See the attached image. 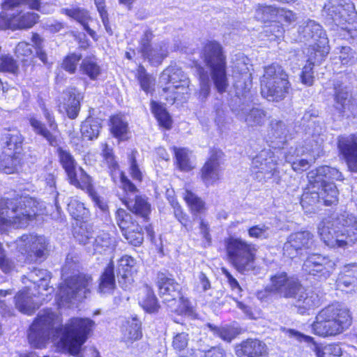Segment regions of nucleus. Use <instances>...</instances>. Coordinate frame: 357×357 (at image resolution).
<instances>
[{
	"label": "nucleus",
	"mask_w": 357,
	"mask_h": 357,
	"mask_svg": "<svg viewBox=\"0 0 357 357\" xmlns=\"http://www.w3.org/2000/svg\"><path fill=\"white\" fill-rule=\"evenodd\" d=\"M125 205L133 213L147 220L151 213V205L147 200L142 197H136L134 200H125Z\"/></svg>",
	"instance_id": "nucleus-39"
},
{
	"label": "nucleus",
	"mask_w": 357,
	"mask_h": 357,
	"mask_svg": "<svg viewBox=\"0 0 357 357\" xmlns=\"http://www.w3.org/2000/svg\"><path fill=\"white\" fill-rule=\"evenodd\" d=\"M87 336H28V342L31 347L42 349L52 342L56 351L76 355L80 351L82 345L86 342Z\"/></svg>",
	"instance_id": "nucleus-12"
},
{
	"label": "nucleus",
	"mask_w": 357,
	"mask_h": 357,
	"mask_svg": "<svg viewBox=\"0 0 357 357\" xmlns=\"http://www.w3.org/2000/svg\"><path fill=\"white\" fill-rule=\"evenodd\" d=\"M320 187H321V192H319L320 196L325 205L331 206L337 203L339 192L333 183L324 182L319 183Z\"/></svg>",
	"instance_id": "nucleus-46"
},
{
	"label": "nucleus",
	"mask_w": 357,
	"mask_h": 357,
	"mask_svg": "<svg viewBox=\"0 0 357 357\" xmlns=\"http://www.w3.org/2000/svg\"><path fill=\"white\" fill-rule=\"evenodd\" d=\"M81 59V55L71 54L68 55L63 60L61 66L67 72L73 74L77 69L78 62Z\"/></svg>",
	"instance_id": "nucleus-63"
},
{
	"label": "nucleus",
	"mask_w": 357,
	"mask_h": 357,
	"mask_svg": "<svg viewBox=\"0 0 357 357\" xmlns=\"http://www.w3.org/2000/svg\"><path fill=\"white\" fill-rule=\"evenodd\" d=\"M23 142L20 132L16 128L4 129L1 134L3 152L20 154Z\"/></svg>",
	"instance_id": "nucleus-29"
},
{
	"label": "nucleus",
	"mask_w": 357,
	"mask_h": 357,
	"mask_svg": "<svg viewBox=\"0 0 357 357\" xmlns=\"http://www.w3.org/2000/svg\"><path fill=\"white\" fill-rule=\"evenodd\" d=\"M32 294L29 288H25L15 296V307L20 312L30 315L38 308V305L33 301Z\"/></svg>",
	"instance_id": "nucleus-36"
},
{
	"label": "nucleus",
	"mask_w": 357,
	"mask_h": 357,
	"mask_svg": "<svg viewBox=\"0 0 357 357\" xmlns=\"http://www.w3.org/2000/svg\"><path fill=\"white\" fill-rule=\"evenodd\" d=\"M63 107L69 119L77 117L80 110L81 94L75 89H69L63 94Z\"/></svg>",
	"instance_id": "nucleus-33"
},
{
	"label": "nucleus",
	"mask_w": 357,
	"mask_h": 357,
	"mask_svg": "<svg viewBox=\"0 0 357 357\" xmlns=\"http://www.w3.org/2000/svg\"><path fill=\"white\" fill-rule=\"evenodd\" d=\"M336 225L328 220L321 221L318 234L324 243L330 248H345L357 241V217L344 212L336 219Z\"/></svg>",
	"instance_id": "nucleus-3"
},
{
	"label": "nucleus",
	"mask_w": 357,
	"mask_h": 357,
	"mask_svg": "<svg viewBox=\"0 0 357 357\" xmlns=\"http://www.w3.org/2000/svg\"><path fill=\"white\" fill-rule=\"evenodd\" d=\"M357 282V264H347L337 280V288L342 291H348L347 288L354 287Z\"/></svg>",
	"instance_id": "nucleus-37"
},
{
	"label": "nucleus",
	"mask_w": 357,
	"mask_h": 357,
	"mask_svg": "<svg viewBox=\"0 0 357 357\" xmlns=\"http://www.w3.org/2000/svg\"><path fill=\"white\" fill-rule=\"evenodd\" d=\"M335 263L328 257L312 254L305 260L302 269L306 274L312 275L319 280H325L334 271Z\"/></svg>",
	"instance_id": "nucleus-17"
},
{
	"label": "nucleus",
	"mask_w": 357,
	"mask_h": 357,
	"mask_svg": "<svg viewBox=\"0 0 357 357\" xmlns=\"http://www.w3.org/2000/svg\"><path fill=\"white\" fill-rule=\"evenodd\" d=\"M222 152L220 150H212L209 158L201 169V178L203 183L208 186L213 185L221 178L222 169L220 160Z\"/></svg>",
	"instance_id": "nucleus-23"
},
{
	"label": "nucleus",
	"mask_w": 357,
	"mask_h": 357,
	"mask_svg": "<svg viewBox=\"0 0 357 357\" xmlns=\"http://www.w3.org/2000/svg\"><path fill=\"white\" fill-rule=\"evenodd\" d=\"M351 324L349 310L340 303H334L323 309L312 324L315 335H340Z\"/></svg>",
	"instance_id": "nucleus-4"
},
{
	"label": "nucleus",
	"mask_w": 357,
	"mask_h": 357,
	"mask_svg": "<svg viewBox=\"0 0 357 357\" xmlns=\"http://www.w3.org/2000/svg\"><path fill=\"white\" fill-rule=\"evenodd\" d=\"M61 13L65 14L79 22L83 26L84 29L87 32V33L94 40H98V37L96 31L91 29L88 24V22L91 20V17L86 10L81 8H62Z\"/></svg>",
	"instance_id": "nucleus-34"
},
{
	"label": "nucleus",
	"mask_w": 357,
	"mask_h": 357,
	"mask_svg": "<svg viewBox=\"0 0 357 357\" xmlns=\"http://www.w3.org/2000/svg\"><path fill=\"white\" fill-rule=\"evenodd\" d=\"M43 114L48 123L50 130H48L45 125L38 119L31 117L29 119V123L33 128L34 132L41 135L47 140L50 145L56 146L59 145V134L58 125L55 121L54 116L47 109H43Z\"/></svg>",
	"instance_id": "nucleus-21"
},
{
	"label": "nucleus",
	"mask_w": 357,
	"mask_h": 357,
	"mask_svg": "<svg viewBox=\"0 0 357 357\" xmlns=\"http://www.w3.org/2000/svg\"><path fill=\"white\" fill-rule=\"evenodd\" d=\"M251 74L248 72H245L242 73V80L239 79L235 82V87L237 90L236 93L238 96H246V93L249 92V88L251 84Z\"/></svg>",
	"instance_id": "nucleus-62"
},
{
	"label": "nucleus",
	"mask_w": 357,
	"mask_h": 357,
	"mask_svg": "<svg viewBox=\"0 0 357 357\" xmlns=\"http://www.w3.org/2000/svg\"><path fill=\"white\" fill-rule=\"evenodd\" d=\"M319 148H307L299 146L295 149L291 148L285 155L286 162L290 163L295 172H303L310 167V164L319 156Z\"/></svg>",
	"instance_id": "nucleus-20"
},
{
	"label": "nucleus",
	"mask_w": 357,
	"mask_h": 357,
	"mask_svg": "<svg viewBox=\"0 0 357 357\" xmlns=\"http://www.w3.org/2000/svg\"><path fill=\"white\" fill-rule=\"evenodd\" d=\"M313 243V234L309 231H300L288 236L283 245V255L290 259L301 256Z\"/></svg>",
	"instance_id": "nucleus-19"
},
{
	"label": "nucleus",
	"mask_w": 357,
	"mask_h": 357,
	"mask_svg": "<svg viewBox=\"0 0 357 357\" xmlns=\"http://www.w3.org/2000/svg\"><path fill=\"white\" fill-rule=\"evenodd\" d=\"M104 146L105 148L102 150V155L109 169L112 179L115 181L116 178H119L125 191L130 192H135L136 190L135 185L119 170V165L114 157L112 150L109 149L107 144Z\"/></svg>",
	"instance_id": "nucleus-25"
},
{
	"label": "nucleus",
	"mask_w": 357,
	"mask_h": 357,
	"mask_svg": "<svg viewBox=\"0 0 357 357\" xmlns=\"http://www.w3.org/2000/svg\"><path fill=\"white\" fill-rule=\"evenodd\" d=\"M225 245L229 261L240 273L257 275L259 268L256 265L257 248L255 245L238 238L230 236Z\"/></svg>",
	"instance_id": "nucleus-5"
},
{
	"label": "nucleus",
	"mask_w": 357,
	"mask_h": 357,
	"mask_svg": "<svg viewBox=\"0 0 357 357\" xmlns=\"http://www.w3.org/2000/svg\"><path fill=\"white\" fill-rule=\"evenodd\" d=\"M116 245L115 238L112 237L109 234L102 231L94 236L92 246L88 247V252L93 255L111 252L115 249Z\"/></svg>",
	"instance_id": "nucleus-30"
},
{
	"label": "nucleus",
	"mask_w": 357,
	"mask_h": 357,
	"mask_svg": "<svg viewBox=\"0 0 357 357\" xmlns=\"http://www.w3.org/2000/svg\"><path fill=\"white\" fill-rule=\"evenodd\" d=\"M275 157L271 150H262L252 161V167L255 172V178L260 182L273 179L274 182H280V172L276 167Z\"/></svg>",
	"instance_id": "nucleus-14"
},
{
	"label": "nucleus",
	"mask_w": 357,
	"mask_h": 357,
	"mask_svg": "<svg viewBox=\"0 0 357 357\" xmlns=\"http://www.w3.org/2000/svg\"><path fill=\"white\" fill-rule=\"evenodd\" d=\"M237 357H268L266 345L257 339L248 338L235 347Z\"/></svg>",
	"instance_id": "nucleus-27"
},
{
	"label": "nucleus",
	"mask_w": 357,
	"mask_h": 357,
	"mask_svg": "<svg viewBox=\"0 0 357 357\" xmlns=\"http://www.w3.org/2000/svg\"><path fill=\"white\" fill-rule=\"evenodd\" d=\"M50 278L51 274L47 270L34 268L28 273L27 276H24L22 282L25 283L24 280L27 279L38 287L39 291L41 289L47 291Z\"/></svg>",
	"instance_id": "nucleus-38"
},
{
	"label": "nucleus",
	"mask_w": 357,
	"mask_h": 357,
	"mask_svg": "<svg viewBox=\"0 0 357 357\" xmlns=\"http://www.w3.org/2000/svg\"><path fill=\"white\" fill-rule=\"evenodd\" d=\"M116 223L128 242L134 245L139 246L144 241V234L139 225L132 220V215L123 208L116 212Z\"/></svg>",
	"instance_id": "nucleus-18"
},
{
	"label": "nucleus",
	"mask_w": 357,
	"mask_h": 357,
	"mask_svg": "<svg viewBox=\"0 0 357 357\" xmlns=\"http://www.w3.org/2000/svg\"><path fill=\"white\" fill-rule=\"evenodd\" d=\"M94 327L89 319L73 318L63 326L61 317L50 310L38 315L30 326L33 335H89Z\"/></svg>",
	"instance_id": "nucleus-2"
},
{
	"label": "nucleus",
	"mask_w": 357,
	"mask_h": 357,
	"mask_svg": "<svg viewBox=\"0 0 357 357\" xmlns=\"http://www.w3.org/2000/svg\"><path fill=\"white\" fill-rule=\"evenodd\" d=\"M153 36L151 30H146L140 39L139 48L144 59L152 65H159L169 53L168 44L165 40L150 44Z\"/></svg>",
	"instance_id": "nucleus-15"
},
{
	"label": "nucleus",
	"mask_w": 357,
	"mask_h": 357,
	"mask_svg": "<svg viewBox=\"0 0 357 357\" xmlns=\"http://www.w3.org/2000/svg\"><path fill=\"white\" fill-rule=\"evenodd\" d=\"M178 168L183 172H189L194 168L190 158V151L185 148L173 147Z\"/></svg>",
	"instance_id": "nucleus-49"
},
{
	"label": "nucleus",
	"mask_w": 357,
	"mask_h": 357,
	"mask_svg": "<svg viewBox=\"0 0 357 357\" xmlns=\"http://www.w3.org/2000/svg\"><path fill=\"white\" fill-rule=\"evenodd\" d=\"M43 203L24 197L0 199V227L22 228L26 227L36 216L43 215Z\"/></svg>",
	"instance_id": "nucleus-1"
},
{
	"label": "nucleus",
	"mask_w": 357,
	"mask_h": 357,
	"mask_svg": "<svg viewBox=\"0 0 357 357\" xmlns=\"http://www.w3.org/2000/svg\"><path fill=\"white\" fill-rule=\"evenodd\" d=\"M204 59L210 68L211 79L220 93L226 91L229 86L226 73V60L221 45L215 41L207 43L204 47Z\"/></svg>",
	"instance_id": "nucleus-7"
},
{
	"label": "nucleus",
	"mask_w": 357,
	"mask_h": 357,
	"mask_svg": "<svg viewBox=\"0 0 357 357\" xmlns=\"http://www.w3.org/2000/svg\"><path fill=\"white\" fill-rule=\"evenodd\" d=\"M183 197L192 212L202 213L204 209V202L191 191L186 190L183 194Z\"/></svg>",
	"instance_id": "nucleus-58"
},
{
	"label": "nucleus",
	"mask_w": 357,
	"mask_h": 357,
	"mask_svg": "<svg viewBox=\"0 0 357 357\" xmlns=\"http://www.w3.org/2000/svg\"><path fill=\"white\" fill-rule=\"evenodd\" d=\"M57 154L59 162L65 170L70 184H77L75 178V172L77 170V163L70 152L66 149L59 147Z\"/></svg>",
	"instance_id": "nucleus-32"
},
{
	"label": "nucleus",
	"mask_w": 357,
	"mask_h": 357,
	"mask_svg": "<svg viewBox=\"0 0 357 357\" xmlns=\"http://www.w3.org/2000/svg\"><path fill=\"white\" fill-rule=\"evenodd\" d=\"M312 52H307V55L308 56L307 63L303 67L302 70V74L301 75L302 83L307 86H312L314 82V76H313V67L315 65L320 64L323 60L319 61L318 59H311V56L312 55Z\"/></svg>",
	"instance_id": "nucleus-53"
},
{
	"label": "nucleus",
	"mask_w": 357,
	"mask_h": 357,
	"mask_svg": "<svg viewBox=\"0 0 357 357\" xmlns=\"http://www.w3.org/2000/svg\"><path fill=\"white\" fill-rule=\"evenodd\" d=\"M324 10L337 25L343 21L349 22L352 15L357 18V14L354 13V4L351 2L347 3L344 0H329L325 5Z\"/></svg>",
	"instance_id": "nucleus-24"
},
{
	"label": "nucleus",
	"mask_w": 357,
	"mask_h": 357,
	"mask_svg": "<svg viewBox=\"0 0 357 357\" xmlns=\"http://www.w3.org/2000/svg\"><path fill=\"white\" fill-rule=\"evenodd\" d=\"M139 304L146 312L149 313H155L158 312L160 307L154 292L149 287L145 288L143 294L139 297Z\"/></svg>",
	"instance_id": "nucleus-43"
},
{
	"label": "nucleus",
	"mask_w": 357,
	"mask_h": 357,
	"mask_svg": "<svg viewBox=\"0 0 357 357\" xmlns=\"http://www.w3.org/2000/svg\"><path fill=\"white\" fill-rule=\"evenodd\" d=\"M277 8L271 6L259 5L255 10V18L260 22L272 21L278 16Z\"/></svg>",
	"instance_id": "nucleus-55"
},
{
	"label": "nucleus",
	"mask_w": 357,
	"mask_h": 357,
	"mask_svg": "<svg viewBox=\"0 0 357 357\" xmlns=\"http://www.w3.org/2000/svg\"><path fill=\"white\" fill-rule=\"evenodd\" d=\"M206 327L209 328V332L215 335H239L244 333L241 328H238L237 324H234L231 326H224L218 327L213 324H208Z\"/></svg>",
	"instance_id": "nucleus-59"
},
{
	"label": "nucleus",
	"mask_w": 357,
	"mask_h": 357,
	"mask_svg": "<svg viewBox=\"0 0 357 357\" xmlns=\"http://www.w3.org/2000/svg\"><path fill=\"white\" fill-rule=\"evenodd\" d=\"M288 75L282 68L276 63L265 67L261 78V93L269 101L284 99L289 92Z\"/></svg>",
	"instance_id": "nucleus-6"
},
{
	"label": "nucleus",
	"mask_w": 357,
	"mask_h": 357,
	"mask_svg": "<svg viewBox=\"0 0 357 357\" xmlns=\"http://www.w3.org/2000/svg\"><path fill=\"white\" fill-rule=\"evenodd\" d=\"M340 59L343 65H352L356 60V53L350 47L342 46L340 51Z\"/></svg>",
	"instance_id": "nucleus-64"
},
{
	"label": "nucleus",
	"mask_w": 357,
	"mask_h": 357,
	"mask_svg": "<svg viewBox=\"0 0 357 357\" xmlns=\"http://www.w3.org/2000/svg\"><path fill=\"white\" fill-rule=\"evenodd\" d=\"M110 130L116 138L125 139L128 132L127 121L121 115H116L110 119Z\"/></svg>",
	"instance_id": "nucleus-45"
},
{
	"label": "nucleus",
	"mask_w": 357,
	"mask_h": 357,
	"mask_svg": "<svg viewBox=\"0 0 357 357\" xmlns=\"http://www.w3.org/2000/svg\"><path fill=\"white\" fill-rule=\"evenodd\" d=\"M151 110L160 125L167 129H169L172 121L166 109L159 103L152 101Z\"/></svg>",
	"instance_id": "nucleus-54"
},
{
	"label": "nucleus",
	"mask_w": 357,
	"mask_h": 357,
	"mask_svg": "<svg viewBox=\"0 0 357 357\" xmlns=\"http://www.w3.org/2000/svg\"><path fill=\"white\" fill-rule=\"evenodd\" d=\"M335 107L342 117L357 116V108L347 86L339 82L334 84Z\"/></svg>",
	"instance_id": "nucleus-22"
},
{
	"label": "nucleus",
	"mask_w": 357,
	"mask_h": 357,
	"mask_svg": "<svg viewBox=\"0 0 357 357\" xmlns=\"http://www.w3.org/2000/svg\"><path fill=\"white\" fill-rule=\"evenodd\" d=\"M338 148L351 172H357V136L351 135L339 139Z\"/></svg>",
	"instance_id": "nucleus-26"
},
{
	"label": "nucleus",
	"mask_w": 357,
	"mask_h": 357,
	"mask_svg": "<svg viewBox=\"0 0 357 357\" xmlns=\"http://www.w3.org/2000/svg\"><path fill=\"white\" fill-rule=\"evenodd\" d=\"M114 265L108 264L100 279L99 291L102 294H111L115 288Z\"/></svg>",
	"instance_id": "nucleus-42"
},
{
	"label": "nucleus",
	"mask_w": 357,
	"mask_h": 357,
	"mask_svg": "<svg viewBox=\"0 0 357 357\" xmlns=\"http://www.w3.org/2000/svg\"><path fill=\"white\" fill-rule=\"evenodd\" d=\"M160 82L166 86L162 89V96L170 103L176 100H184L190 92V79L178 66H170L162 73Z\"/></svg>",
	"instance_id": "nucleus-8"
},
{
	"label": "nucleus",
	"mask_w": 357,
	"mask_h": 357,
	"mask_svg": "<svg viewBox=\"0 0 357 357\" xmlns=\"http://www.w3.org/2000/svg\"><path fill=\"white\" fill-rule=\"evenodd\" d=\"M75 178L77 181V184H72L73 185L83 190H91L92 187V178L82 167H78L77 170L75 172Z\"/></svg>",
	"instance_id": "nucleus-60"
},
{
	"label": "nucleus",
	"mask_w": 357,
	"mask_h": 357,
	"mask_svg": "<svg viewBox=\"0 0 357 357\" xmlns=\"http://www.w3.org/2000/svg\"><path fill=\"white\" fill-rule=\"evenodd\" d=\"M307 179L311 183H322L325 178L341 181L343 179L342 173L337 169L329 166H321L307 173Z\"/></svg>",
	"instance_id": "nucleus-31"
},
{
	"label": "nucleus",
	"mask_w": 357,
	"mask_h": 357,
	"mask_svg": "<svg viewBox=\"0 0 357 357\" xmlns=\"http://www.w3.org/2000/svg\"><path fill=\"white\" fill-rule=\"evenodd\" d=\"M81 71L91 79H96L100 74L101 70L94 57H86L82 60L80 66Z\"/></svg>",
	"instance_id": "nucleus-51"
},
{
	"label": "nucleus",
	"mask_w": 357,
	"mask_h": 357,
	"mask_svg": "<svg viewBox=\"0 0 357 357\" xmlns=\"http://www.w3.org/2000/svg\"><path fill=\"white\" fill-rule=\"evenodd\" d=\"M18 251L27 263L43 261L47 255L49 243L43 236L24 234L16 241Z\"/></svg>",
	"instance_id": "nucleus-13"
},
{
	"label": "nucleus",
	"mask_w": 357,
	"mask_h": 357,
	"mask_svg": "<svg viewBox=\"0 0 357 357\" xmlns=\"http://www.w3.org/2000/svg\"><path fill=\"white\" fill-rule=\"evenodd\" d=\"M68 211L70 215L75 220L83 219L88 213L84 204L75 198H71L68 204Z\"/></svg>",
	"instance_id": "nucleus-56"
},
{
	"label": "nucleus",
	"mask_w": 357,
	"mask_h": 357,
	"mask_svg": "<svg viewBox=\"0 0 357 357\" xmlns=\"http://www.w3.org/2000/svg\"><path fill=\"white\" fill-rule=\"evenodd\" d=\"M307 188L305 190L301 198V204L307 213H312L314 211V206L319 202L321 198L319 183H311L308 180Z\"/></svg>",
	"instance_id": "nucleus-35"
},
{
	"label": "nucleus",
	"mask_w": 357,
	"mask_h": 357,
	"mask_svg": "<svg viewBox=\"0 0 357 357\" xmlns=\"http://www.w3.org/2000/svg\"><path fill=\"white\" fill-rule=\"evenodd\" d=\"M235 111L238 118L243 120L248 126H261L266 119V112L259 107L242 104L239 109Z\"/></svg>",
	"instance_id": "nucleus-28"
},
{
	"label": "nucleus",
	"mask_w": 357,
	"mask_h": 357,
	"mask_svg": "<svg viewBox=\"0 0 357 357\" xmlns=\"http://www.w3.org/2000/svg\"><path fill=\"white\" fill-rule=\"evenodd\" d=\"M157 279L159 294L171 311L178 314L186 313L189 310V302L181 296L180 285L164 273H159Z\"/></svg>",
	"instance_id": "nucleus-11"
},
{
	"label": "nucleus",
	"mask_w": 357,
	"mask_h": 357,
	"mask_svg": "<svg viewBox=\"0 0 357 357\" xmlns=\"http://www.w3.org/2000/svg\"><path fill=\"white\" fill-rule=\"evenodd\" d=\"M267 289L282 297L296 298L302 286L297 277L289 275L285 272H278L271 276V284Z\"/></svg>",
	"instance_id": "nucleus-16"
},
{
	"label": "nucleus",
	"mask_w": 357,
	"mask_h": 357,
	"mask_svg": "<svg viewBox=\"0 0 357 357\" xmlns=\"http://www.w3.org/2000/svg\"><path fill=\"white\" fill-rule=\"evenodd\" d=\"M39 15L33 12H22L13 17V29H29L38 20Z\"/></svg>",
	"instance_id": "nucleus-41"
},
{
	"label": "nucleus",
	"mask_w": 357,
	"mask_h": 357,
	"mask_svg": "<svg viewBox=\"0 0 357 357\" xmlns=\"http://www.w3.org/2000/svg\"><path fill=\"white\" fill-rule=\"evenodd\" d=\"M91 285L92 278L88 274L79 273L66 278L58 291L59 305L74 304L86 298Z\"/></svg>",
	"instance_id": "nucleus-10"
},
{
	"label": "nucleus",
	"mask_w": 357,
	"mask_h": 357,
	"mask_svg": "<svg viewBox=\"0 0 357 357\" xmlns=\"http://www.w3.org/2000/svg\"><path fill=\"white\" fill-rule=\"evenodd\" d=\"M298 36L302 42H312L307 52H312L311 59L324 60L329 53L328 39L321 26L314 20H307L298 29Z\"/></svg>",
	"instance_id": "nucleus-9"
},
{
	"label": "nucleus",
	"mask_w": 357,
	"mask_h": 357,
	"mask_svg": "<svg viewBox=\"0 0 357 357\" xmlns=\"http://www.w3.org/2000/svg\"><path fill=\"white\" fill-rule=\"evenodd\" d=\"M74 237L76 241L86 247L88 250L89 246H92L93 241V231L91 227L86 223H82L81 225L75 229Z\"/></svg>",
	"instance_id": "nucleus-47"
},
{
	"label": "nucleus",
	"mask_w": 357,
	"mask_h": 357,
	"mask_svg": "<svg viewBox=\"0 0 357 357\" xmlns=\"http://www.w3.org/2000/svg\"><path fill=\"white\" fill-rule=\"evenodd\" d=\"M248 233L250 238L266 239L270 236L271 231L265 225H257L248 229Z\"/></svg>",
	"instance_id": "nucleus-61"
},
{
	"label": "nucleus",
	"mask_w": 357,
	"mask_h": 357,
	"mask_svg": "<svg viewBox=\"0 0 357 357\" xmlns=\"http://www.w3.org/2000/svg\"><path fill=\"white\" fill-rule=\"evenodd\" d=\"M306 342H312L314 347V351L317 357H324L325 355H332L334 356H340L342 349L338 344H328L321 348L319 345L315 344L312 336H299Z\"/></svg>",
	"instance_id": "nucleus-48"
},
{
	"label": "nucleus",
	"mask_w": 357,
	"mask_h": 357,
	"mask_svg": "<svg viewBox=\"0 0 357 357\" xmlns=\"http://www.w3.org/2000/svg\"><path fill=\"white\" fill-rule=\"evenodd\" d=\"M101 123L97 119L88 117L81 124L80 132L84 139L93 140L98 138L101 129Z\"/></svg>",
	"instance_id": "nucleus-40"
},
{
	"label": "nucleus",
	"mask_w": 357,
	"mask_h": 357,
	"mask_svg": "<svg viewBox=\"0 0 357 357\" xmlns=\"http://www.w3.org/2000/svg\"><path fill=\"white\" fill-rule=\"evenodd\" d=\"M19 155L2 152L0 155V169L6 174H13L16 172L20 162Z\"/></svg>",
	"instance_id": "nucleus-44"
},
{
	"label": "nucleus",
	"mask_w": 357,
	"mask_h": 357,
	"mask_svg": "<svg viewBox=\"0 0 357 357\" xmlns=\"http://www.w3.org/2000/svg\"><path fill=\"white\" fill-rule=\"evenodd\" d=\"M135 260L130 256H123L118 264V274L123 278H128L132 274V268L135 267Z\"/></svg>",
	"instance_id": "nucleus-57"
},
{
	"label": "nucleus",
	"mask_w": 357,
	"mask_h": 357,
	"mask_svg": "<svg viewBox=\"0 0 357 357\" xmlns=\"http://www.w3.org/2000/svg\"><path fill=\"white\" fill-rule=\"evenodd\" d=\"M297 298V305L305 310L319 306L320 299L319 296L313 291L301 292Z\"/></svg>",
	"instance_id": "nucleus-52"
},
{
	"label": "nucleus",
	"mask_w": 357,
	"mask_h": 357,
	"mask_svg": "<svg viewBox=\"0 0 357 357\" xmlns=\"http://www.w3.org/2000/svg\"><path fill=\"white\" fill-rule=\"evenodd\" d=\"M271 127L270 138L276 140L278 146L284 144L287 140V130L284 123L280 121L272 120Z\"/></svg>",
	"instance_id": "nucleus-50"
}]
</instances>
